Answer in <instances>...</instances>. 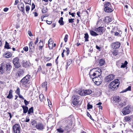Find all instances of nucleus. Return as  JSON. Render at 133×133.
Instances as JSON below:
<instances>
[{
  "label": "nucleus",
  "mask_w": 133,
  "mask_h": 133,
  "mask_svg": "<svg viewBox=\"0 0 133 133\" xmlns=\"http://www.w3.org/2000/svg\"><path fill=\"white\" fill-rule=\"evenodd\" d=\"M102 71L99 68H93L90 70L89 75L90 77H100L102 74Z\"/></svg>",
  "instance_id": "nucleus-1"
},
{
  "label": "nucleus",
  "mask_w": 133,
  "mask_h": 133,
  "mask_svg": "<svg viewBox=\"0 0 133 133\" xmlns=\"http://www.w3.org/2000/svg\"><path fill=\"white\" fill-rule=\"evenodd\" d=\"M30 76L27 75L24 77L20 81V84L25 88H28L29 87L28 84L30 79Z\"/></svg>",
  "instance_id": "nucleus-2"
},
{
  "label": "nucleus",
  "mask_w": 133,
  "mask_h": 133,
  "mask_svg": "<svg viewBox=\"0 0 133 133\" xmlns=\"http://www.w3.org/2000/svg\"><path fill=\"white\" fill-rule=\"evenodd\" d=\"M118 79H116L111 82L109 85V88L111 90H114L118 88L119 84Z\"/></svg>",
  "instance_id": "nucleus-3"
},
{
  "label": "nucleus",
  "mask_w": 133,
  "mask_h": 133,
  "mask_svg": "<svg viewBox=\"0 0 133 133\" xmlns=\"http://www.w3.org/2000/svg\"><path fill=\"white\" fill-rule=\"evenodd\" d=\"M91 78H92V80L94 83L97 85H99L103 81L102 78L100 77H95L93 78L92 77Z\"/></svg>",
  "instance_id": "nucleus-4"
},
{
  "label": "nucleus",
  "mask_w": 133,
  "mask_h": 133,
  "mask_svg": "<svg viewBox=\"0 0 133 133\" xmlns=\"http://www.w3.org/2000/svg\"><path fill=\"white\" fill-rule=\"evenodd\" d=\"M80 96L74 95L72 97V104L75 105H76L78 104L79 102V97Z\"/></svg>",
  "instance_id": "nucleus-5"
},
{
  "label": "nucleus",
  "mask_w": 133,
  "mask_h": 133,
  "mask_svg": "<svg viewBox=\"0 0 133 133\" xmlns=\"http://www.w3.org/2000/svg\"><path fill=\"white\" fill-rule=\"evenodd\" d=\"M131 109L130 105H128L123 109L122 110V113L124 115L128 114L130 112Z\"/></svg>",
  "instance_id": "nucleus-6"
},
{
  "label": "nucleus",
  "mask_w": 133,
  "mask_h": 133,
  "mask_svg": "<svg viewBox=\"0 0 133 133\" xmlns=\"http://www.w3.org/2000/svg\"><path fill=\"white\" fill-rule=\"evenodd\" d=\"M13 130L14 133H19L21 130V127L19 125L16 124L13 127Z\"/></svg>",
  "instance_id": "nucleus-7"
},
{
  "label": "nucleus",
  "mask_w": 133,
  "mask_h": 133,
  "mask_svg": "<svg viewBox=\"0 0 133 133\" xmlns=\"http://www.w3.org/2000/svg\"><path fill=\"white\" fill-rule=\"evenodd\" d=\"M19 59L18 57H16L13 60V64L15 65V67L18 68L20 66V64L19 62Z\"/></svg>",
  "instance_id": "nucleus-8"
},
{
  "label": "nucleus",
  "mask_w": 133,
  "mask_h": 133,
  "mask_svg": "<svg viewBox=\"0 0 133 133\" xmlns=\"http://www.w3.org/2000/svg\"><path fill=\"white\" fill-rule=\"evenodd\" d=\"M115 77V75L113 74H111L109 75L105 79V81L107 82H109L111 80H113Z\"/></svg>",
  "instance_id": "nucleus-9"
},
{
  "label": "nucleus",
  "mask_w": 133,
  "mask_h": 133,
  "mask_svg": "<svg viewBox=\"0 0 133 133\" xmlns=\"http://www.w3.org/2000/svg\"><path fill=\"white\" fill-rule=\"evenodd\" d=\"M124 121L125 122H130L133 121V115L130 116H126L124 119Z\"/></svg>",
  "instance_id": "nucleus-10"
},
{
  "label": "nucleus",
  "mask_w": 133,
  "mask_h": 133,
  "mask_svg": "<svg viewBox=\"0 0 133 133\" xmlns=\"http://www.w3.org/2000/svg\"><path fill=\"white\" fill-rule=\"evenodd\" d=\"M104 28L102 27H99L95 29V31L97 32V34L101 35L104 32Z\"/></svg>",
  "instance_id": "nucleus-11"
},
{
  "label": "nucleus",
  "mask_w": 133,
  "mask_h": 133,
  "mask_svg": "<svg viewBox=\"0 0 133 133\" xmlns=\"http://www.w3.org/2000/svg\"><path fill=\"white\" fill-rule=\"evenodd\" d=\"M6 70L5 66L4 65V63H1L0 66V74H2L4 73Z\"/></svg>",
  "instance_id": "nucleus-12"
},
{
  "label": "nucleus",
  "mask_w": 133,
  "mask_h": 133,
  "mask_svg": "<svg viewBox=\"0 0 133 133\" xmlns=\"http://www.w3.org/2000/svg\"><path fill=\"white\" fill-rule=\"evenodd\" d=\"M12 55V54L11 52L6 51L4 53L3 55V56L6 58H9Z\"/></svg>",
  "instance_id": "nucleus-13"
},
{
  "label": "nucleus",
  "mask_w": 133,
  "mask_h": 133,
  "mask_svg": "<svg viewBox=\"0 0 133 133\" xmlns=\"http://www.w3.org/2000/svg\"><path fill=\"white\" fill-rule=\"evenodd\" d=\"M18 8L21 11L24 12L25 11L24 7V4L21 3L20 4L18 5Z\"/></svg>",
  "instance_id": "nucleus-14"
},
{
  "label": "nucleus",
  "mask_w": 133,
  "mask_h": 133,
  "mask_svg": "<svg viewBox=\"0 0 133 133\" xmlns=\"http://www.w3.org/2000/svg\"><path fill=\"white\" fill-rule=\"evenodd\" d=\"M120 46V42H115L112 44V47L116 49L118 48Z\"/></svg>",
  "instance_id": "nucleus-15"
},
{
  "label": "nucleus",
  "mask_w": 133,
  "mask_h": 133,
  "mask_svg": "<svg viewBox=\"0 0 133 133\" xmlns=\"http://www.w3.org/2000/svg\"><path fill=\"white\" fill-rule=\"evenodd\" d=\"M24 71L22 69L19 70L17 73L16 75L19 77H21L24 74Z\"/></svg>",
  "instance_id": "nucleus-16"
},
{
  "label": "nucleus",
  "mask_w": 133,
  "mask_h": 133,
  "mask_svg": "<svg viewBox=\"0 0 133 133\" xmlns=\"http://www.w3.org/2000/svg\"><path fill=\"white\" fill-rule=\"evenodd\" d=\"M36 128L37 129L40 130H42L44 129L43 125L41 123L37 124L36 125Z\"/></svg>",
  "instance_id": "nucleus-17"
},
{
  "label": "nucleus",
  "mask_w": 133,
  "mask_h": 133,
  "mask_svg": "<svg viewBox=\"0 0 133 133\" xmlns=\"http://www.w3.org/2000/svg\"><path fill=\"white\" fill-rule=\"evenodd\" d=\"M78 94L82 96L85 95V90L80 89L77 92Z\"/></svg>",
  "instance_id": "nucleus-18"
},
{
  "label": "nucleus",
  "mask_w": 133,
  "mask_h": 133,
  "mask_svg": "<svg viewBox=\"0 0 133 133\" xmlns=\"http://www.w3.org/2000/svg\"><path fill=\"white\" fill-rule=\"evenodd\" d=\"M4 64L5 66V70H10L12 68V66H11L10 64L9 63H7L6 64L4 63Z\"/></svg>",
  "instance_id": "nucleus-19"
},
{
  "label": "nucleus",
  "mask_w": 133,
  "mask_h": 133,
  "mask_svg": "<svg viewBox=\"0 0 133 133\" xmlns=\"http://www.w3.org/2000/svg\"><path fill=\"white\" fill-rule=\"evenodd\" d=\"M12 90L10 89L9 92V93L8 95L6 97V98L9 99H11L12 98L13 96L12 95Z\"/></svg>",
  "instance_id": "nucleus-20"
},
{
  "label": "nucleus",
  "mask_w": 133,
  "mask_h": 133,
  "mask_svg": "<svg viewBox=\"0 0 133 133\" xmlns=\"http://www.w3.org/2000/svg\"><path fill=\"white\" fill-rule=\"evenodd\" d=\"M67 64L66 66V69H67L68 68V66H69L72 62V61L71 59H69L67 61Z\"/></svg>",
  "instance_id": "nucleus-21"
},
{
  "label": "nucleus",
  "mask_w": 133,
  "mask_h": 133,
  "mask_svg": "<svg viewBox=\"0 0 133 133\" xmlns=\"http://www.w3.org/2000/svg\"><path fill=\"white\" fill-rule=\"evenodd\" d=\"M113 99L114 101L116 103H118L120 100L119 97L118 96L114 97Z\"/></svg>",
  "instance_id": "nucleus-22"
},
{
  "label": "nucleus",
  "mask_w": 133,
  "mask_h": 133,
  "mask_svg": "<svg viewBox=\"0 0 133 133\" xmlns=\"http://www.w3.org/2000/svg\"><path fill=\"white\" fill-rule=\"evenodd\" d=\"M104 10L105 12H111L113 11L112 9L108 7L107 8H105Z\"/></svg>",
  "instance_id": "nucleus-23"
},
{
  "label": "nucleus",
  "mask_w": 133,
  "mask_h": 133,
  "mask_svg": "<svg viewBox=\"0 0 133 133\" xmlns=\"http://www.w3.org/2000/svg\"><path fill=\"white\" fill-rule=\"evenodd\" d=\"M90 33L91 35L94 36H96L98 35V34L97 33L91 30L90 31Z\"/></svg>",
  "instance_id": "nucleus-24"
},
{
  "label": "nucleus",
  "mask_w": 133,
  "mask_h": 133,
  "mask_svg": "<svg viewBox=\"0 0 133 133\" xmlns=\"http://www.w3.org/2000/svg\"><path fill=\"white\" fill-rule=\"evenodd\" d=\"M47 83L46 82H45L43 83L42 84V87L43 88H44L45 89V91H46L47 90Z\"/></svg>",
  "instance_id": "nucleus-25"
},
{
  "label": "nucleus",
  "mask_w": 133,
  "mask_h": 133,
  "mask_svg": "<svg viewBox=\"0 0 133 133\" xmlns=\"http://www.w3.org/2000/svg\"><path fill=\"white\" fill-rule=\"evenodd\" d=\"M22 107L23 110V113H26L27 112L28 110V108L27 106H23Z\"/></svg>",
  "instance_id": "nucleus-26"
},
{
  "label": "nucleus",
  "mask_w": 133,
  "mask_h": 133,
  "mask_svg": "<svg viewBox=\"0 0 133 133\" xmlns=\"http://www.w3.org/2000/svg\"><path fill=\"white\" fill-rule=\"evenodd\" d=\"M85 95H88L91 94L92 93V91L90 90H85Z\"/></svg>",
  "instance_id": "nucleus-27"
},
{
  "label": "nucleus",
  "mask_w": 133,
  "mask_h": 133,
  "mask_svg": "<svg viewBox=\"0 0 133 133\" xmlns=\"http://www.w3.org/2000/svg\"><path fill=\"white\" fill-rule=\"evenodd\" d=\"M105 62V61L104 59H102L99 60V63L100 66H102L104 64Z\"/></svg>",
  "instance_id": "nucleus-28"
},
{
  "label": "nucleus",
  "mask_w": 133,
  "mask_h": 133,
  "mask_svg": "<svg viewBox=\"0 0 133 133\" xmlns=\"http://www.w3.org/2000/svg\"><path fill=\"white\" fill-rule=\"evenodd\" d=\"M63 17H61L60 19L58 21V23H59L60 25H63L64 24V22L63 21Z\"/></svg>",
  "instance_id": "nucleus-29"
},
{
  "label": "nucleus",
  "mask_w": 133,
  "mask_h": 133,
  "mask_svg": "<svg viewBox=\"0 0 133 133\" xmlns=\"http://www.w3.org/2000/svg\"><path fill=\"white\" fill-rule=\"evenodd\" d=\"M48 45L49 49H52L53 47V42H48Z\"/></svg>",
  "instance_id": "nucleus-30"
},
{
  "label": "nucleus",
  "mask_w": 133,
  "mask_h": 133,
  "mask_svg": "<svg viewBox=\"0 0 133 133\" xmlns=\"http://www.w3.org/2000/svg\"><path fill=\"white\" fill-rule=\"evenodd\" d=\"M33 108L32 107L29 109L28 111V115L30 114H31L33 113Z\"/></svg>",
  "instance_id": "nucleus-31"
},
{
  "label": "nucleus",
  "mask_w": 133,
  "mask_h": 133,
  "mask_svg": "<svg viewBox=\"0 0 133 133\" xmlns=\"http://www.w3.org/2000/svg\"><path fill=\"white\" fill-rule=\"evenodd\" d=\"M39 98L40 99V101H43L44 99V96L43 94H41L39 95Z\"/></svg>",
  "instance_id": "nucleus-32"
},
{
  "label": "nucleus",
  "mask_w": 133,
  "mask_h": 133,
  "mask_svg": "<svg viewBox=\"0 0 133 133\" xmlns=\"http://www.w3.org/2000/svg\"><path fill=\"white\" fill-rule=\"evenodd\" d=\"M127 64H128V62H127V61H125L124 63L123 64L122 63V65H121V68H125L126 67V65Z\"/></svg>",
  "instance_id": "nucleus-33"
},
{
  "label": "nucleus",
  "mask_w": 133,
  "mask_h": 133,
  "mask_svg": "<svg viewBox=\"0 0 133 133\" xmlns=\"http://www.w3.org/2000/svg\"><path fill=\"white\" fill-rule=\"evenodd\" d=\"M131 89V87L130 86H129L128 87V88L125 89L124 90L122 91V92H125L128 91H130Z\"/></svg>",
  "instance_id": "nucleus-34"
},
{
  "label": "nucleus",
  "mask_w": 133,
  "mask_h": 133,
  "mask_svg": "<svg viewBox=\"0 0 133 133\" xmlns=\"http://www.w3.org/2000/svg\"><path fill=\"white\" fill-rule=\"evenodd\" d=\"M4 47L5 48L7 49H9L10 48L9 46V44L8 43V42H5Z\"/></svg>",
  "instance_id": "nucleus-35"
},
{
  "label": "nucleus",
  "mask_w": 133,
  "mask_h": 133,
  "mask_svg": "<svg viewBox=\"0 0 133 133\" xmlns=\"http://www.w3.org/2000/svg\"><path fill=\"white\" fill-rule=\"evenodd\" d=\"M112 53L113 55L116 56L118 54V51L117 50L115 49L114 50Z\"/></svg>",
  "instance_id": "nucleus-36"
},
{
  "label": "nucleus",
  "mask_w": 133,
  "mask_h": 133,
  "mask_svg": "<svg viewBox=\"0 0 133 133\" xmlns=\"http://www.w3.org/2000/svg\"><path fill=\"white\" fill-rule=\"evenodd\" d=\"M89 37L87 33H86L85 34L84 38L85 39V41H88V38Z\"/></svg>",
  "instance_id": "nucleus-37"
},
{
  "label": "nucleus",
  "mask_w": 133,
  "mask_h": 133,
  "mask_svg": "<svg viewBox=\"0 0 133 133\" xmlns=\"http://www.w3.org/2000/svg\"><path fill=\"white\" fill-rule=\"evenodd\" d=\"M111 32L112 33V32H113V33L114 34V35L115 36H121V35H120L119 34V33L118 32H114L113 31H112Z\"/></svg>",
  "instance_id": "nucleus-38"
},
{
  "label": "nucleus",
  "mask_w": 133,
  "mask_h": 133,
  "mask_svg": "<svg viewBox=\"0 0 133 133\" xmlns=\"http://www.w3.org/2000/svg\"><path fill=\"white\" fill-rule=\"evenodd\" d=\"M57 131L59 133H62L64 131V130L61 128H59L58 129H57Z\"/></svg>",
  "instance_id": "nucleus-39"
},
{
  "label": "nucleus",
  "mask_w": 133,
  "mask_h": 133,
  "mask_svg": "<svg viewBox=\"0 0 133 133\" xmlns=\"http://www.w3.org/2000/svg\"><path fill=\"white\" fill-rule=\"evenodd\" d=\"M30 10V7L29 5H26L25 7V10L26 12H28Z\"/></svg>",
  "instance_id": "nucleus-40"
},
{
  "label": "nucleus",
  "mask_w": 133,
  "mask_h": 133,
  "mask_svg": "<svg viewBox=\"0 0 133 133\" xmlns=\"http://www.w3.org/2000/svg\"><path fill=\"white\" fill-rule=\"evenodd\" d=\"M110 5V3L109 2H107L104 5V6L105 8H107V7H108Z\"/></svg>",
  "instance_id": "nucleus-41"
},
{
  "label": "nucleus",
  "mask_w": 133,
  "mask_h": 133,
  "mask_svg": "<svg viewBox=\"0 0 133 133\" xmlns=\"http://www.w3.org/2000/svg\"><path fill=\"white\" fill-rule=\"evenodd\" d=\"M16 93L17 95L20 94V90L19 88H17L16 91Z\"/></svg>",
  "instance_id": "nucleus-42"
},
{
  "label": "nucleus",
  "mask_w": 133,
  "mask_h": 133,
  "mask_svg": "<svg viewBox=\"0 0 133 133\" xmlns=\"http://www.w3.org/2000/svg\"><path fill=\"white\" fill-rule=\"evenodd\" d=\"M74 19H69L68 21L69 23H72L74 22Z\"/></svg>",
  "instance_id": "nucleus-43"
},
{
  "label": "nucleus",
  "mask_w": 133,
  "mask_h": 133,
  "mask_svg": "<svg viewBox=\"0 0 133 133\" xmlns=\"http://www.w3.org/2000/svg\"><path fill=\"white\" fill-rule=\"evenodd\" d=\"M92 105L90 104H88L87 105V109H90L92 108Z\"/></svg>",
  "instance_id": "nucleus-44"
},
{
  "label": "nucleus",
  "mask_w": 133,
  "mask_h": 133,
  "mask_svg": "<svg viewBox=\"0 0 133 133\" xmlns=\"http://www.w3.org/2000/svg\"><path fill=\"white\" fill-rule=\"evenodd\" d=\"M68 35H66L65 36L64 39L65 42H67V40H68Z\"/></svg>",
  "instance_id": "nucleus-45"
},
{
  "label": "nucleus",
  "mask_w": 133,
  "mask_h": 133,
  "mask_svg": "<svg viewBox=\"0 0 133 133\" xmlns=\"http://www.w3.org/2000/svg\"><path fill=\"white\" fill-rule=\"evenodd\" d=\"M23 49L25 51H28V47L26 46L25 47H24L23 48Z\"/></svg>",
  "instance_id": "nucleus-46"
},
{
  "label": "nucleus",
  "mask_w": 133,
  "mask_h": 133,
  "mask_svg": "<svg viewBox=\"0 0 133 133\" xmlns=\"http://www.w3.org/2000/svg\"><path fill=\"white\" fill-rule=\"evenodd\" d=\"M28 34H29V35L30 37L33 36V35H32V32L30 30L29 31H28Z\"/></svg>",
  "instance_id": "nucleus-47"
},
{
  "label": "nucleus",
  "mask_w": 133,
  "mask_h": 133,
  "mask_svg": "<svg viewBox=\"0 0 133 133\" xmlns=\"http://www.w3.org/2000/svg\"><path fill=\"white\" fill-rule=\"evenodd\" d=\"M66 49L67 50L66 52V55L68 56L69 53L70 51L69 50V48H66Z\"/></svg>",
  "instance_id": "nucleus-48"
},
{
  "label": "nucleus",
  "mask_w": 133,
  "mask_h": 133,
  "mask_svg": "<svg viewBox=\"0 0 133 133\" xmlns=\"http://www.w3.org/2000/svg\"><path fill=\"white\" fill-rule=\"evenodd\" d=\"M51 58L50 57H47L45 58V60L46 61H49L51 59Z\"/></svg>",
  "instance_id": "nucleus-49"
},
{
  "label": "nucleus",
  "mask_w": 133,
  "mask_h": 133,
  "mask_svg": "<svg viewBox=\"0 0 133 133\" xmlns=\"http://www.w3.org/2000/svg\"><path fill=\"white\" fill-rule=\"evenodd\" d=\"M24 102L25 103V104L26 105H28L29 104V103L28 102L26 101V100L24 99Z\"/></svg>",
  "instance_id": "nucleus-50"
},
{
  "label": "nucleus",
  "mask_w": 133,
  "mask_h": 133,
  "mask_svg": "<svg viewBox=\"0 0 133 133\" xmlns=\"http://www.w3.org/2000/svg\"><path fill=\"white\" fill-rule=\"evenodd\" d=\"M42 12L43 13H45L47 12V11L46 10V9H45L44 8H43L42 10Z\"/></svg>",
  "instance_id": "nucleus-51"
},
{
  "label": "nucleus",
  "mask_w": 133,
  "mask_h": 133,
  "mask_svg": "<svg viewBox=\"0 0 133 133\" xmlns=\"http://www.w3.org/2000/svg\"><path fill=\"white\" fill-rule=\"evenodd\" d=\"M87 115L88 116H89L90 117V119H92V117H91V115H90V114L88 112H87Z\"/></svg>",
  "instance_id": "nucleus-52"
},
{
  "label": "nucleus",
  "mask_w": 133,
  "mask_h": 133,
  "mask_svg": "<svg viewBox=\"0 0 133 133\" xmlns=\"http://www.w3.org/2000/svg\"><path fill=\"white\" fill-rule=\"evenodd\" d=\"M32 7L31 8V10H32L34 9L35 8V5L34 3L32 4Z\"/></svg>",
  "instance_id": "nucleus-53"
},
{
  "label": "nucleus",
  "mask_w": 133,
  "mask_h": 133,
  "mask_svg": "<svg viewBox=\"0 0 133 133\" xmlns=\"http://www.w3.org/2000/svg\"><path fill=\"white\" fill-rule=\"evenodd\" d=\"M18 95L19 96V97L20 98L22 99H24V98L23 97L22 95H21L20 94H19V95Z\"/></svg>",
  "instance_id": "nucleus-54"
},
{
  "label": "nucleus",
  "mask_w": 133,
  "mask_h": 133,
  "mask_svg": "<svg viewBox=\"0 0 133 133\" xmlns=\"http://www.w3.org/2000/svg\"><path fill=\"white\" fill-rule=\"evenodd\" d=\"M47 100H48V102L49 106L50 107V106H49V105H51V103L50 102V100L48 98Z\"/></svg>",
  "instance_id": "nucleus-55"
},
{
  "label": "nucleus",
  "mask_w": 133,
  "mask_h": 133,
  "mask_svg": "<svg viewBox=\"0 0 133 133\" xmlns=\"http://www.w3.org/2000/svg\"><path fill=\"white\" fill-rule=\"evenodd\" d=\"M42 69L41 67L40 66H39L38 68V71H41L42 70Z\"/></svg>",
  "instance_id": "nucleus-56"
},
{
  "label": "nucleus",
  "mask_w": 133,
  "mask_h": 133,
  "mask_svg": "<svg viewBox=\"0 0 133 133\" xmlns=\"http://www.w3.org/2000/svg\"><path fill=\"white\" fill-rule=\"evenodd\" d=\"M52 65V64L51 63H47L46 64V66H51Z\"/></svg>",
  "instance_id": "nucleus-57"
},
{
  "label": "nucleus",
  "mask_w": 133,
  "mask_h": 133,
  "mask_svg": "<svg viewBox=\"0 0 133 133\" xmlns=\"http://www.w3.org/2000/svg\"><path fill=\"white\" fill-rule=\"evenodd\" d=\"M19 1L18 0H16L14 3V5H17Z\"/></svg>",
  "instance_id": "nucleus-58"
},
{
  "label": "nucleus",
  "mask_w": 133,
  "mask_h": 133,
  "mask_svg": "<svg viewBox=\"0 0 133 133\" xmlns=\"http://www.w3.org/2000/svg\"><path fill=\"white\" fill-rule=\"evenodd\" d=\"M8 9H9L8 8H5L4 9L3 11L5 12H6L8 10Z\"/></svg>",
  "instance_id": "nucleus-59"
},
{
  "label": "nucleus",
  "mask_w": 133,
  "mask_h": 133,
  "mask_svg": "<svg viewBox=\"0 0 133 133\" xmlns=\"http://www.w3.org/2000/svg\"><path fill=\"white\" fill-rule=\"evenodd\" d=\"M29 1L27 2H25L26 4H31V0H28Z\"/></svg>",
  "instance_id": "nucleus-60"
},
{
  "label": "nucleus",
  "mask_w": 133,
  "mask_h": 133,
  "mask_svg": "<svg viewBox=\"0 0 133 133\" xmlns=\"http://www.w3.org/2000/svg\"><path fill=\"white\" fill-rule=\"evenodd\" d=\"M46 22L47 23L49 24H50L52 23L51 21H49L47 20H46Z\"/></svg>",
  "instance_id": "nucleus-61"
},
{
  "label": "nucleus",
  "mask_w": 133,
  "mask_h": 133,
  "mask_svg": "<svg viewBox=\"0 0 133 133\" xmlns=\"http://www.w3.org/2000/svg\"><path fill=\"white\" fill-rule=\"evenodd\" d=\"M30 119H29L28 118H26V120L25 121L26 122H28L29 121Z\"/></svg>",
  "instance_id": "nucleus-62"
},
{
  "label": "nucleus",
  "mask_w": 133,
  "mask_h": 133,
  "mask_svg": "<svg viewBox=\"0 0 133 133\" xmlns=\"http://www.w3.org/2000/svg\"><path fill=\"white\" fill-rule=\"evenodd\" d=\"M58 58H59V56H58L57 57V58L56 59V60H55V62L56 63V64H58V62H57V59H58Z\"/></svg>",
  "instance_id": "nucleus-63"
},
{
  "label": "nucleus",
  "mask_w": 133,
  "mask_h": 133,
  "mask_svg": "<svg viewBox=\"0 0 133 133\" xmlns=\"http://www.w3.org/2000/svg\"><path fill=\"white\" fill-rule=\"evenodd\" d=\"M77 15L79 17H80V16L79 15V14H80V11H78L77 13Z\"/></svg>",
  "instance_id": "nucleus-64"
}]
</instances>
